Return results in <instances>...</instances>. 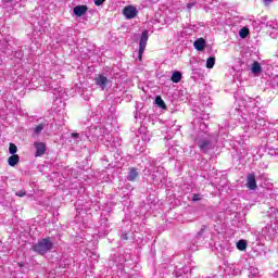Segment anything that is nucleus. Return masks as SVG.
I'll return each mask as SVG.
<instances>
[{"label": "nucleus", "instance_id": "1", "mask_svg": "<svg viewBox=\"0 0 278 278\" xmlns=\"http://www.w3.org/2000/svg\"><path fill=\"white\" fill-rule=\"evenodd\" d=\"M195 144H198L202 153H207L211 149H214V143L212 142V135L205 131L203 135H198L195 137Z\"/></svg>", "mask_w": 278, "mask_h": 278}, {"label": "nucleus", "instance_id": "2", "mask_svg": "<svg viewBox=\"0 0 278 278\" xmlns=\"http://www.w3.org/2000/svg\"><path fill=\"white\" fill-rule=\"evenodd\" d=\"M53 249V239L51 237H47L40 239L37 243L33 245V251L38 253L39 255H47L49 251Z\"/></svg>", "mask_w": 278, "mask_h": 278}, {"label": "nucleus", "instance_id": "3", "mask_svg": "<svg viewBox=\"0 0 278 278\" xmlns=\"http://www.w3.org/2000/svg\"><path fill=\"white\" fill-rule=\"evenodd\" d=\"M147 42H149V30H143L139 40V58H142V53L147 49Z\"/></svg>", "mask_w": 278, "mask_h": 278}, {"label": "nucleus", "instance_id": "4", "mask_svg": "<svg viewBox=\"0 0 278 278\" xmlns=\"http://www.w3.org/2000/svg\"><path fill=\"white\" fill-rule=\"evenodd\" d=\"M34 147L36 149L35 157H42L47 153V143L35 141Z\"/></svg>", "mask_w": 278, "mask_h": 278}, {"label": "nucleus", "instance_id": "5", "mask_svg": "<svg viewBox=\"0 0 278 278\" xmlns=\"http://www.w3.org/2000/svg\"><path fill=\"white\" fill-rule=\"evenodd\" d=\"M123 14L128 20L136 18L138 16V9L134 5H128L123 10Z\"/></svg>", "mask_w": 278, "mask_h": 278}, {"label": "nucleus", "instance_id": "6", "mask_svg": "<svg viewBox=\"0 0 278 278\" xmlns=\"http://www.w3.org/2000/svg\"><path fill=\"white\" fill-rule=\"evenodd\" d=\"M94 84L101 88V90H105V88H108V84H110V79H108L103 74H100L94 78Z\"/></svg>", "mask_w": 278, "mask_h": 278}, {"label": "nucleus", "instance_id": "7", "mask_svg": "<svg viewBox=\"0 0 278 278\" xmlns=\"http://www.w3.org/2000/svg\"><path fill=\"white\" fill-rule=\"evenodd\" d=\"M247 188L249 190H257V180H255V174L251 173L247 176Z\"/></svg>", "mask_w": 278, "mask_h": 278}, {"label": "nucleus", "instance_id": "8", "mask_svg": "<svg viewBox=\"0 0 278 278\" xmlns=\"http://www.w3.org/2000/svg\"><path fill=\"white\" fill-rule=\"evenodd\" d=\"M207 42L203 38H199L193 42V47L197 51H203L206 47Z\"/></svg>", "mask_w": 278, "mask_h": 278}, {"label": "nucleus", "instance_id": "9", "mask_svg": "<svg viewBox=\"0 0 278 278\" xmlns=\"http://www.w3.org/2000/svg\"><path fill=\"white\" fill-rule=\"evenodd\" d=\"M88 12V5H77L74 8L75 16H84Z\"/></svg>", "mask_w": 278, "mask_h": 278}, {"label": "nucleus", "instance_id": "10", "mask_svg": "<svg viewBox=\"0 0 278 278\" xmlns=\"http://www.w3.org/2000/svg\"><path fill=\"white\" fill-rule=\"evenodd\" d=\"M138 178V169L136 167L129 168L128 175H127V180L128 181H136Z\"/></svg>", "mask_w": 278, "mask_h": 278}, {"label": "nucleus", "instance_id": "11", "mask_svg": "<svg viewBox=\"0 0 278 278\" xmlns=\"http://www.w3.org/2000/svg\"><path fill=\"white\" fill-rule=\"evenodd\" d=\"M251 72L253 75H260L262 73V64L260 62L255 61L252 63Z\"/></svg>", "mask_w": 278, "mask_h": 278}, {"label": "nucleus", "instance_id": "12", "mask_svg": "<svg viewBox=\"0 0 278 278\" xmlns=\"http://www.w3.org/2000/svg\"><path fill=\"white\" fill-rule=\"evenodd\" d=\"M18 162H21V156H18V154H12L8 159L9 166H16V164H18Z\"/></svg>", "mask_w": 278, "mask_h": 278}, {"label": "nucleus", "instance_id": "13", "mask_svg": "<svg viewBox=\"0 0 278 278\" xmlns=\"http://www.w3.org/2000/svg\"><path fill=\"white\" fill-rule=\"evenodd\" d=\"M181 72H174L172 75V81L173 84H179V81H181Z\"/></svg>", "mask_w": 278, "mask_h": 278}, {"label": "nucleus", "instance_id": "14", "mask_svg": "<svg viewBox=\"0 0 278 278\" xmlns=\"http://www.w3.org/2000/svg\"><path fill=\"white\" fill-rule=\"evenodd\" d=\"M155 103L159 108H161L162 110H166V103H164V100L162 99V97L157 96L155 98Z\"/></svg>", "mask_w": 278, "mask_h": 278}, {"label": "nucleus", "instance_id": "15", "mask_svg": "<svg viewBox=\"0 0 278 278\" xmlns=\"http://www.w3.org/2000/svg\"><path fill=\"white\" fill-rule=\"evenodd\" d=\"M237 249L239 251H247V240H239L237 242Z\"/></svg>", "mask_w": 278, "mask_h": 278}, {"label": "nucleus", "instance_id": "16", "mask_svg": "<svg viewBox=\"0 0 278 278\" xmlns=\"http://www.w3.org/2000/svg\"><path fill=\"white\" fill-rule=\"evenodd\" d=\"M214 64H216V58L210 56L206 60V68H214Z\"/></svg>", "mask_w": 278, "mask_h": 278}, {"label": "nucleus", "instance_id": "17", "mask_svg": "<svg viewBox=\"0 0 278 278\" xmlns=\"http://www.w3.org/2000/svg\"><path fill=\"white\" fill-rule=\"evenodd\" d=\"M45 127H46V124H39L35 126L34 128L35 136H39V134H42V129H45Z\"/></svg>", "mask_w": 278, "mask_h": 278}, {"label": "nucleus", "instance_id": "18", "mask_svg": "<svg viewBox=\"0 0 278 278\" xmlns=\"http://www.w3.org/2000/svg\"><path fill=\"white\" fill-rule=\"evenodd\" d=\"M250 275L249 278H255L257 277V275H260V269H257L256 267H250Z\"/></svg>", "mask_w": 278, "mask_h": 278}, {"label": "nucleus", "instance_id": "19", "mask_svg": "<svg viewBox=\"0 0 278 278\" xmlns=\"http://www.w3.org/2000/svg\"><path fill=\"white\" fill-rule=\"evenodd\" d=\"M205 131H207V125L204 122H202L200 123V130L198 132V136H203Z\"/></svg>", "mask_w": 278, "mask_h": 278}, {"label": "nucleus", "instance_id": "20", "mask_svg": "<svg viewBox=\"0 0 278 278\" xmlns=\"http://www.w3.org/2000/svg\"><path fill=\"white\" fill-rule=\"evenodd\" d=\"M16 151H18V148L14 143H10L9 146V153L11 155H16Z\"/></svg>", "mask_w": 278, "mask_h": 278}, {"label": "nucleus", "instance_id": "21", "mask_svg": "<svg viewBox=\"0 0 278 278\" xmlns=\"http://www.w3.org/2000/svg\"><path fill=\"white\" fill-rule=\"evenodd\" d=\"M239 36L240 38H247V36H249V28L243 27L239 30Z\"/></svg>", "mask_w": 278, "mask_h": 278}, {"label": "nucleus", "instance_id": "22", "mask_svg": "<svg viewBox=\"0 0 278 278\" xmlns=\"http://www.w3.org/2000/svg\"><path fill=\"white\" fill-rule=\"evenodd\" d=\"M206 227L203 226L200 231L197 233L195 238L199 240L200 238H203V233H205Z\"/></svg>", "mask_w": 278, "mask_h": 278}, {"label": "nucleus", "instance_id": "23", "mask_svg": "<svg viewBox=\"0 0 278 278\" xmlns=\"http://www.w3.org/2000/svg\"><path fill=\"white\" fill-rule=\"evenodd\" d=\"M72 138L75 142H80L81 140V136H79L77 132L72 134Z\"/></svg>", "mask_w": 278, "mask_h": 278}, {"label": "nucleus", "instance_id": "24", "mask_svg": "<svg viewBox=\"0 0 278 278\" xmlns=\"http://www.w3.org/2000/svg\"><path fill=\"white\" fill-rule=\"evenodd\" d=\"M201 199H202L201 194L194 193L191 198V201L197 202V201H201Z\"/></svg>", "mask_w": 278, "mask_h": 278}, {"label": "nucleus", "instance_id": "25", "mask_svg": "<svg viewBox=\"0 0 278 278\" xmlns=\"http://www.w3.org/2000/svg\"><path fill=\"white\" fill-rule=\"evenodd\" d=\"M25 194H27V191L25 190H18L17 192H15L16 197H25Z\"/></svg>", "mask_w": 278, "mask_h": 278}, {"label": "nucleus", "instance_id": "26", "mask_svg": "<svg viewBox=\"0 0 278 278\" xmlns=\"http://www.w3.org/2000/svg\"><path fill=\"white\" fill-rule=\"evenodd\" d=\"M194 5H197V2H191L187 4V10L190 12V10H192V8H194Z\"/></svg>", "mask_w": 278, "mask_h": 278}, {"label": "nucleus", "instance_id": "27", "mask_svg": "<svg viewBox=\"0 0 278 278\" xmlns=\"http://www.w3.org/2000/svg\"><path fill=\"white\" fill-rule=\"evenodd\" d=\"M105 3V0H94V5H103Z\"/></svg>", "mask_w": 278, "mask_h": 278}, {"label": "nucleus", "instance_id": "28", "mask_svg": "<svg viewBox=\"0 0 278 278\" xmlns=\"http://www.w3.org/2000/svg\"><path fill=\"white\" fill-rule=\"evenodd\" d=\"M152 177H153L154 181H162V179H164V176L157 178V175H155V174Z\"/></svg>", "mask_w": 278, "mask_h": 278}, {"label": "nucleus", "instance_id": "29", "mask_svg": "<svg viewBox=\"0 0 278 278\" xmlns=\"http://www.w3.org/2000/svg\"><path fill=\"white\" fill-rule=\"evenodd\" d=\"M121 238H122V240H129V237L127 236V232H123Z\"/></svg>", "mask_w": 278, "mask_h": 278}, {"label": "nucleus", "instance_id": "30", "mask_svg": "<svg viewBox=\"0 0 278 278\" xmlns=\"http://www.w3.org/2000/svg\"><path fill=\"white\" fill-rule=\"evenodd\" d=\"M270 229H271L270 226H266V227L263 229V231L268 233V232L270 231Z\"/></svg>", "mask_w": 278, "mask_h": 278}, {"label": "nucleus", "instance_id": "31", "mask_svg": "<svg viewBox=\"0 0 278 278\" xmlns=\"http://www.w3.org/2000/svg\"><path fill=\"white\" fill-rule=\"evenodd\" d=\"M264 1V3L266 4V5H268V3H273V1H275V0H263Z\"/></svg>", "mask_w": 278, "mask_h": 278}, {"label": "nucleus", "instance_id": "32", "mask_svg": "<svg viewBox=\"0 0 278 278\" xmlns=\"http://www.w3.org/2000/svg\"><path fill=\"white\" fill-rule=\"evenodd\" d=\"M156 173H164V167H157Z\"/></svg>", "mask_w": 278, "mask_h": 278}, {"label": "nucleus", "instance_id": "33", "mask_svg": "<svg viewBox=\"0 0 278 278\" xmlns=\"http://www.w3.org/2000/svg\"><path fill=\"white\" fill-rule=\"evenodd\" d=\"M135 149H136L137 151H139L140 153H142V151H143V149H142V148H138V146H135Z\"/></svg>", "mask_w": 278, "mask_h": 278}, {"label": "nucleus", "instance_id": "34", "mask_svg": "<svg viewBox=\"0 0 278 278\" xmlns=\"http://www.w3.org/2000/svg\"><path fill=\"white\" fill-rule=\"evenodd\" d=\"M4 3H12L14 0H3Z\"/></svg>", "mask_w": 278, "mask_h": 278}, {"label": "nucleus", "instance_id": "35", "mask_svg": "<svg viewBox=\"0 0 278 278\" xmlns=\"http://www.w3.org/2000/svg\"><path fill=\"white\" fill-rule=\"evenodd\" d=\"M195 71H198L197 68H192V72L194 73Z\"/></svg>", "mask_w": 278, "mask_h": 278}]
</instances>
